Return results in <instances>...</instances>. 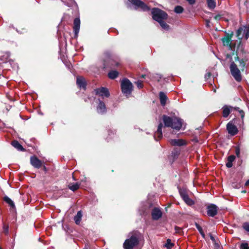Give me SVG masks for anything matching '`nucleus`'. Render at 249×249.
<instances>
[{"label": "nucleus", "mask_w": 249, "mask_h": 249, "mask_svg": "<svg viewBox=\"0 0 249 249\" xmlns=\"http://www.w3.org/2000/svg\"><path fill=\"white\" fill-rule=\"evenodd\" d=\"M139 243L138 237L135 235H132L129 239H126L124 243L123 247L124 249H132Z\"/></svg>", "instance_id": "obj_5"}, {"label": "nucleus", "mask_w": 249, "mask_h": 249, "mask_svg": "<svg viewBox=\"0 0 249 249\" xmlns=\"http://www.w3.org/2000/svg\"><path fill=\"white\" fill-rule=\"evenodd\" d=\"M220 18V16L219 15H216L214 17V18L215 19H217Z\"/></svg>", "instance_id": "obj_53"}, {"label": "nucleus", "mask_w": 249, "mask_h": 249, "mask_svg": "<svg viewBox=\"0 0 249 249\" xmlns=\"http://www.w3.org/2000/svg\"><path fill=\"white\" fill-rule=\"evenodd\" d=\"M200 233L201 234V235H202V236L204 238L205 237V233L204 232H203V231H202L200 232Z\"/></svg>", "instance_id": "obj_49"}, {"label": "nucleus", "mask_w": 249, "mask_h": 249, "mask_svg": "<svg viewBox=\"0 0 249 249\" xmlns=\"http://www.w3.org/2000/svg\"><path fill=\"white\" fill-rule=\"evenodd\" d=\"M11 144L13 147H14L18 151H23L24 150V149L23 148V146L17 141H13L12 142Z\"/></svg>", "instance_id": "obj_20"}, {"label": "nucleus", "mask_w": 249, "mask_h": 249, "mask_svg": "<svg viewBox=\"0 0 249 249\" xmlns=\"http://www.w3.org/2000/svg\"><path fill=\"white\" fill-rule=\"evenodd\" d=\"M210 238L213 241L214 240V237L213 236H212V235L211 236Z\"/></svg>", "instance_id": "obj_55"}, {"label": "nucleus", "mask_w": 249, "mask_h": 249, "mask_svg": "<svg viewBox=\"0 0 249 249\" xmlns=\"http://www.w3.org/2000/svg\"><path fill=\"white\" fill-rule=\"evenodd\" d=\"M245 185L246 186L249 185V179L246 182Z\"/></svg>", "instance_id": "obj_51"}, {"label": "nucleus", "mask_w": 249, "mask_h": 249, "mask_svg": "<svg viewBox=\"0 0 249 249\" xmlns=\"http://www.w3.org/2000/svg\"><path fill=\"white\" fill-rule=\"evenodd\" d=\"M179 195L182 198H183L188 195L187 191L185 188L178 187Z\"/></svg>", "instance_id": "obj_25"}, {"label": "nucleus", "mask_w": 249, "mask_h": 249, "mask_svg": "<svg viewBox=\"0 0 249 249\" xmlns=\"http://www.w3.org/2000/svg\"><path fill=\"white\" fill-rule=\"evenodd\" d=\"M76 84L79 88L86 89L87 86L86 82L84 78L82 76L77 77Z\"/></svg>", "instance_id": "obj_15"}, {"label": "nucleus", "mask_w": 249, "mask_h": 249, "mask_svg": "<svg viewBox=\"0 0 249 249\" xmlns=\"http://www.w3.org/2000/svg\"><path fill=\"white\" fill-rule=\"evenodd\" d=\"M116 131L115 130H108V135L110 136L111 134L114 135Z\"/></svg>", "instance_id": "obj_46"}, {"label": "nucleus", "mask_w": 249, "mask_h": 249, "mask_svg": "<svg viewBox=\"0 0 249 249\" xmlns=\"http://www.w3.org/2000/svg\"><path fill=\"white\" fill-rule=\"evenodd\" d=\"M170 143L172 145L181 146L186 144V142L182 139H172Z\"/></svg>", "instance_id": "obj_17"}, {"label": "nucleus", "mask_w": 249, "mask_h": 249, "mask_svg": "<svg viewBox=\"0 0 249 249\" xmlns=\"http://www.w3.org/2000/svg\"><path fill=\"white\" fill-rule=\"evenodd\" d=\"M177 229H178V228H177V227H176V228H175V230H176V231L177 230Z\"/></svg>", "instance_id": "obj_59"}, {"label": "nucleus", "mask_w": 249, "mask_h": 249, "mask_svg": "<svg viewBox=\"0 0 249 249\" xmlns=\"http://www.w3.org/2000/svg\"><path fill=\"white\" fill-rule=\"evenodd\" d=\"M152 78L153 80L159 82L161 79V75L159 74H155Z\"/></svg>", "instance_id": "obj_34"}, {"label": "nucleus", "mask_w": 249, "mask_h": 249, "mask_svg": "<svg viewBox=\"0 0 249 249\" xmlns=\"http://www.w3.org/2000/svg\"><path fill=\"white\" fill-rule=\"evenodd\" d=\"M235 154H236V155L237 157H240V148L239 147V146H236L235 147Z\"/></svg>", "instance_id": "obj_39"}, {"label": "nucleus", "mask_w": 249, "mask_h": 249, "mask_svg": "<svg viewBox=\"0 0 249 249\" xmlns=\"http://www.w3.org/2000/svg\"><path fill=\"white\" fill-rule=\"evenodd\" d=\"M231 73L237 82H240L242 80V75L240 70L237 65L234 62H231L230 65Z\"/></svg>", "instance_id": "obj_4"}, {"label": "nucleus", "mask_w": 249, "mask_h": 249, "mask_svg": "<svg viewBox=\"0 0 249 249\" xmlns=\"http://www.w3.org/2000/svg\"><path fill=\"white\" fill-rule=\"evenodd\" d=\"M31 165L36 168H39L42 165V162L36 157L33 156L30 158Z\"/></svg>", "instance_id": "obj_12"}, {"label": "nucleus", "mask_w": 249, "mask_h": 249, "mask_svg": "<svg viewBox=\"0 0 249 249\" xmlns=\"http://www.w3.org/2000/svg\"><path fill=\"white\" fill-rule=\"evenodd\" d=\"M66 65L68 68L69 69H70V68H71V65L70 64H68V65L66 64Z\"/></svg>", "instance_id": "obj_54"}, {"label": "nucleus", "mask_w": 249, "mask_h": 249, "mask_svg": "<svg viewBox=\"0 0 249 249\" xmlns=\"http://www.w3.org/2000/svg\"><path fill=\"white\" fill-rule=\"evenodd\" d=\"M121 88L122 93L127 97L131 94L133 89L132 83L126 78L123 79L121 81Z\"/></svg>", "instance_id": "obj_2"}, {"label": "nucleus", "mask_w": 249, "mask_h": 249, "mask_svg": "<svg viewBox=\"0 0 249 249\" xmlns=\"http://www.w3.org/2000/svg\"><path fill=\"white\" fill-rule=\"evenodd\" d=\"M152 218L153 220L159 219L162 216V212L160 209L154 208L151 212Z\"/></svg>", "instance_id": "obj_14"}, {"label": "nucleus", "mask_w": 249, "mask_h": 249, "mask_svg": "<svg viewBox=\"0 0 249 249\" xmlns=\"http://www.w3.org/2000/svg\"><path fill=\"white\" fill-rule=\"evenodd\" d=\"M223 43L224 45L229 46L230 45L231 42L229 38L226 37L222 39Z\"/></svg>", "instance_id": "obj_33"}, {"label": "nucleus", "mask_w": 249, "mask_h": 249, "mask_svg": "<svg viewBox=\"0 0 249 249\" xmlns=\"http://www.w3.org/2000/svg\"><path fill=\"white\" fill-rule=\"evenodd\" d=\"M207 214L211 217L214 216L217 213V207L213 204H212L207 207Z\"/></svg>", "instance_id": "obj_11"}, {"label": "nucleus", "mask_w": 249, "mask_h": 249, "mask_svg": "<svg viewBox=\"0 0 249 249\" xmlns=\"http://www.w3.org/2000/svg\"><path fill=\"white\" fill-rule=\"evenodd\" d=\"M247 61V59L245 58H242L239 61V66L240 67L241 70L242 71H244L245 69L247 68L246 66V63Z\"/></svg>", "instance_id": "obj_24"}, {"label": "nucleus", "mask_w": 249, "mask_h": 249, "mask_svg": "<svg viewBox=\"0 0 249 249\" xmlns=\"http://www.w3.org/2000/svg\"><path fill=\"white\" fill-rule=\"evenodd\" d=\"M184 201L189 206H192L194 204V201L189 198L188 195L182 198Z\"/></svg>", "instance_id": "obj_27"}, {"label": "nucleus", "mask_w": 249, "mask_h": 249, "mask_svg": "<svg viewBox=\"0 0 249 249\" xmlns=\"http://www.w3.org/2000/svg\"><path fill=\"white\" fill-rule=\"evenodd\" d=\"M163 20H162L161 21L159 22V24H160V26L162 27V28L165 30H168L170 29L169 26Z\"/></svg>", "instance_id": "obj_29"}, {"label": "nucleus", "mask_w": 249, "mask_h": 249, "mask_svg": "<svg viewBox=\"0 0 249 249\" xmlns=\"http://www.w3.org/2000/svg\"><path fill=\"white\" fill-rule=\"evenodd\" d=\"M174 244L172 243L171 240L170 239H168L166 241V244L164 245V247L167 249H171L173 247Z\"/></svg>", "instance_id": "obj_30"}, {"label": "nucleus", "mask_w": 249, "mask_h": 249, "mask_svg": "<svg viewBox=\"0 0 249 249\" xmlns=\"http://www.w3.org/2000/svg\"><path fill=\"white\" fill-rule=\"evenodd\" d=\"M195 226L196 228L197 229L199 232L203 231L202 227L198 223H196Z\"/></svg>", "instance_id": "obj_43"}, {"label": "nucleus", "mask_w": 249, "mask_h": 249, "mask_svg": "<svg viewBox=\"0 0 249 249\" xmlns=\"http://www.w3.org/2000/svg\"><path fill=\"white\" fill-rule=\"evenodd\" d=\"M211 73L210 72H208L205 75V78L206 80H208L211 76Z\"/></svg>", "instance_id": "obj_44"}, {"label": "nucleus", "mask_w": 249, "mask_h": 249, "mask_svg": "<svg viewBox=\"0 0 249 249\" xmlns=\"http://www.w3.org/2000/svg\"><path fill=\"white\" fill-rule=\"evenodd\" d=\"M234 109L239 111L242 119L244 118L245 114L243 110H240L238 107H234Z\"/></svg>", "instance_id": "obj_35"}, {"label": "nucleus", "mask_w": 249, "mask_h": 249, "mask_svg": "<svg viewBox=\"0 0 249 249\" xmlns=\"http://www.w3.org/2000/svg\"><path fill=\"white\" fill-rule=\"evenodd\" d=\"M209 23H210V21H209V20H207L206 21V26H207V27H210Z\"/></svg>", "instance_id": "obj_50"}, {"label": "nucleus", "mask_w": 249, "mask_h": 249, "mask_svg": "<svg viewBox=\"0 0 249 249\" xmlns=\"http://www.w3.org/2000/svg\"><path fill=\"white\" fill-rule=\"evenodd\" d=\"M3 199L4 200V201L5 202H6L7 204H9V205L14 208L15 207V204L14 203V202L13 201V200L10 198L9 197H8L7 196H5L3 198Z\"/></svg>", "instance_id": "obj_23"}, {"label": "nucleus", "mask_w": 249, "mask_h": 249, "mask_svg": "<svg viewBox=\"0 0 249 249\" xmlns=\"http://www.w3.org/2000/svg\"><path fill=\"white\" fill-rule=\"evenodd\" d=\"M234 59L236 61H238L239 62V61L241 60V59H240L238 56L235 57Z\"/></svg>", "instance_id": "obj_48"}, {"label": "nucleus", "mask_w": 249, "mask_h": 249, "mask_svg": "<svg viewBox=\"0 0 249 249\" xmlns=\"http://www.w3.org/2000/svg\"><path fill=\"white\" fill-rule=\"evenodd\" d=\"M235 159V156L234 155H231L228 157V161L232 162Z\"/></svg>", "instance_id": "obj_40"}, {"label": "nucleus", "mask_w": 249, "mask_h": 249, "mask_svg": "<svg viewBox=\"0 0 249 249\" xmlns=\"http://www.w3.org/2000/svg\"><path fill=\"white\" fill-rule=\"evenodd\" d=\"M186 1L190 4V5H193L194 4L195 2H196V0H186Z\"/></svg>", "instance_id": "obj_47"}, {"label": "nucleus", "mask_w": 249, "mask_h": 249, "mask_svg": "<svg viewBox=\"0 0 249 249\" xmlns=\"http://www.w3.org/2000/svg\"><path fill=\"white\" fill-rule=\"evenodd\" d=\"M226 165L227 167L231 168L232 166V162H230L229 161H227V162L226 164Z\"/></svg>", "instance_id": "obj_45"}, {"label": "nucleus", "mask_w": 249, "mask_h": 249, "mask_svg": "<svg viewBox=\"0 0 249 249\" xmlns=\"http://www.w3.org/2000/svg\"><path fill=\"white\" fill-rule=\"evenodd\" d=\"M98 104L96 107V110L98 113L100 114H104L107 112V107L105 103L101 101L100 99H98Z\"/></svg>", "instance_id": "obj_9"}, {"label": "nucleus", "mask_w": 249, "mask_h": 249, "mask_svg": "<svg viewBox=\"0 0 249 249\" xmlns=\"http://www.w3.org/2000/svg\"><path fill=\"white\" fill-rule=\"evenodd\" d=\"M243 227L245 230L249 232V223L246 222L244 223Z\"/></svg>", "instance_id": "obj_37"}, {"label": "nucleus", "mask_w": 249, "mask_h": 249, "mask_svg": "<svg viewBox=\"0 0 249 249\" xmlns=\"http://www.w3.org/2000/svg\"><path fill=\"white\" fill-rule=\"evenodd\" d=\"M80 184L78 183H71L69 185V188L72 191L77 190L79 188Z\"/></svg>", "instance_id": "obj_26"}, {"label": "nucleus", "mask_w": 249, "mask_h": 249, "mask_svg": "<svg viewBox=\"0 0 249 249\" xmlns=\"http://www.w3.org/2000/svg\"><path fill=\"white\" fill-rule=\"evenodd\" d=\"M119 73L116 71H111L108 73V77L111 79H114L118 76Z\"/></svg>", "instance_id": "obj_22"}, {"label": "nucleus", "mask_w": 249, "mask_h": 249, "mask_svg": "<svg viewBox=\"0 0 249 249\" xmlns=\"http://www.w3.org/2000/svg\"><path fill=\"white\" fill-rule=\"evenodd\" d=\"M151 14L153 19L158 22L167 19L168 17L166 12L158 8H152Z\"/></svg>", "instance_id": "obj_3"}, {"label": "nucleus", "mask_w": 249, "mask_h": 249, "mask_svg": "<svg viewBox=\"0 0 249 249\" xmlns=\"http://www.w3.org/2000/svg\"><path fill=\"white\" fill-rule=\"evenodd\" d=\"M106 54L107 55V56H109V53H106Z\"/></svg>", "instance_id": "obj_56"}, {"label": "nucleus", "mask_w": 249, "mask_h": 249, "mask_svg": "<svg viewBox=\"0 0 249 249\" xmlns=\"http://www.w3.org/2000/svg\"><path fill=\"white\" fill-rule=\"evenodd\" d=\"M179 154V151H177L175 149H174V151H173L171 153L172 156H173L174 158L178 157Z\"/></svg>", "instance_id": "obj_42"}, {"label": "nucleus", "mask_w": 249, "mask_h": 249, "mask_svg": "<svg viewBox=\"0 0 249 249\" xmlns=\"http://www.w3.org/2000/svg\"><path fill=\"white\" fill-rule=\"evenodd\" d=\"M208 7L210 9H213L215 7L216 3L214 0H207Z\"/></svg>", "instance_id": "obj_28"}, {"label": "nucleus", "mask_w": 249, "mask_h": 249, "mask_svg": "<svg viewBox=\"0 0 249 249\" xmlns=\"http://www.w3.org/2000/svg\"><path fill=\"white\" fill-rule=\"evenodd\" d=\"M240 249H249V246L247 243H243L241 244Z\"/></svg>", "instance_id": "obj_36"}, {"label": "nucleus", "mask_w": 249, "mask_h": 249, "mask_svg": "<svg viewBox=\"0 0 249 249\" xmlns=\"http://www.w3.org/2000/svg\"><path fill=\"white\" fill-rule=\"evenodd\" d=\"M236 36L240 41L245 37L247 39L249 37V26H243L237 31Z\"/></svg>", "instance_id": "obj_6"}, {"label": "nucleus", "mask_w": 249, "mask_h": 249, "mask_svg": "<svg viewBox=\"0 0 249 249\" xmlns=\"http://www.w3.org/2000/svg\"><path fill=\"white\" fill-rule=\"evenodd\" d=\"M145 76V75H142V78H144Z\"/></svg>", "instance_id": "obj_57"}, {"label": "nucleus", "mask_w": 249, "mask_h": 249, "mask_svg": "<svg viewBox=\"0 0 249 249\" xmlns=\"http://www.w3.org/2000/svg\"><path fill=\"white\" fill-rule=\"evenodd\" d=\"M82 213L81 211H78L76 215L74 217V220L76 224H79L81 220Z\"/></svg>", "instance_id": "obj_21"}, {"label": "nucleus", "mask_w": 249, "mask_h": 249, "mask_svg": "<svg viewBox=\"0 0 249 249\" xmlns=\"http://www.w3.org/2000/svg\"><path fill=\"white\" fill-rule=\"evenodd\" d=\"M135 84H136L137 87L139 89H140L142 88L143 85H142V81L138 80V81L135 82Z\"/></svg>", "instance_id": "obj_38"}, {"label": "nucleus", "mask_w": 249, "mask_h": 249, "mask_svg": "<svg viewBox=\"0 0 249 249\" xmlns=\"http://www.w3.org/2000/svg\"><path fill=\"white\" fill-rule=\"evenodd\" d=\"M163 127V124L161 123H160L158 126L157 131L155 132L154 134V138L156 141L158 140L156 139V137H158V139H161L162 137V128Z\"/></svg>", "instance_id": "obj_18"}, {"label": "nucleus", "mask_w": 249, "mask_h": 249, "mask_svg": "<svg viewBox=\"0 0 249 249\" xmlns=\"http://www.w3.org/2000/svg\"><path fill=\"white\" fill-rule=\"evenodd\" d=\"M163 122L166 127H170L173 129L179 130L182 127V120L174 117H171L165 115L162 116Z\"/></svg>", "instance_id": "obj_1"}, {"label": "nucleus", "mask_w": 249, "mask_h": 249, "mask_svg": "<svg viewBox=\"0 0 249 249\" xmlns=\"http://www.w3.org/2000/svg\"><path fill=\"white\" fill-rule=\"evenodd\" d=\"M6 59H8V58L10 56V53H6Z\"/></svg>", "instance_id": "obj_52"}, {"label": "nucleus", "mask_w": 249, "mask_h": 249, "mask_svg": "<svg viewBox=\"0 0 249 249\" xmlns=\"http://www.w3.org/2000/svg\"><path fill=\"white\" fill-rule=\"evenodd\" d=\"M46 167L44 166V170H46Z\"/></svg>", "instance_id": "obj_58"}, {"label": "nucleus", "mask_w": 249, "mask_h": 249, "mask_svg": "<svg viewBox=\"0 0 249 249\" xmlns=\"http://www.w3.org/2000/svg\"><path fill=\"white\" fill-rule=\"evenodd\" d=\"M159 98L160 102V104L162 106H164L166 103L167 100V97L165 93L162 91H160L159 93Z\"/></svg>", "instance_id": "obj_19"}, {"label": "nucleus", "mask_w": 249, "mask_h": 249, "mask_svg": "<svg viewBox=\"0 0 249 249\" xmlns=\"http://www.w3.org/2000/svg\"><path fill=\"white\" fill-rule=\"evenodd\" d=\"M227 130L228 133L231 136L236 135L238 132L237 127L231 122L227 124Z\"/></svg>", "instance_id": "obj_10"}, {"label": "nucleus", "mask_w": 249, "mask_h": 249, "mask_svg": "<svg viewBox=\"0 0 249 249\" xmlns=\"http://www.w3.org/2000/svg\"><path fill=\"white\" fill-rule=\"evenodd\" d=\"M174 11L177 14H180L182 13L183 8L180 6H177L175 7Z\"/></svg>", "instance_id": "obj_31"}, {"label": "nucleus", "mask_w": 249, "mask_h": 249, "mask_svg": "<svg viewBox=\"0 0 249 249\" xmlns=\"http://www.w3.org/2000/svg\"><path fill=\"white\" fill-rule=\"evenodd\" d=\"M9 228H8V226L7 225H4L3 226V231L6 234H8V232H9V230H8Z\"/></svg>", "instance_id": "obj_41"}, {"label": "nucleus", "mask_w": 249, "mask_h": 249, "mask_svg": "<svg viewBox=\"0 0 249 249\" xmlns=\"http://www.w3.org/2000/svg\"><path fill=\"white\" fill-rule=\"evenodd\" d=\"M63 2L66 5H67L69 7H70L71 5H72L73 4H76L75 1L74 0H69L70 3L67 2L65 1H64L62 0Z\"/></svg>", "instance_id": "obj_32"}, {"label": "nucleus", "mask_w": 249, "mask_h": 249, "mask_svg": "<svg viewBox=\"0 0 249 249\" xmlns=\"http://www.w3.org/2000/svg\"><path fill=\"white\" fill-rule=\"evenodd\" d=\"M80 27V20L79 18H76L74 19L73 21V32L74 33V36H78Z\"/></svg>", "instance_id": "obj_13"}, {"label": "nucleus", "mask_w": 249, "mask_h": 249, "mask_svg": "<svg viewBox=\"0 0 249 249\" xmlns=\"http://www.w3.org/2000/svg\"><path fill=\"white\" fill-rule=\"evenodd\" d=\"M234 107L230 106H227L225 105L222 107V116L224 118H227L229 114H230L231 112L234 109Z\"/></svg>", "instance_id": "obj_16"}, {"label": "nucleus", "mask_w": 249, "mask_h": 249, "mask_svg": "<svg viewBox=\"0 0 249 249\" xmlns=\"http://www.w3.org/2000/svg\"><path fill=\"white\" fill-rule=\"evenodd\" d=\"M130 2L135 6V8L141 9L143 11H148L150 8L141 0H130Z\"/></svg>", "instance_id": "obj_7"}, {"label": "nucleus", "mask_w": 249, "mask_h": 249, "mask_svg": "<svg viewBox=\"0 0 249 249\" xmlns=\"http://www.w3.org/2000/svg\"><path fill=\"white\" fill-rule=\"evenodd\" d=\"M94 91L96 95L102 97H108L110 95L108 89L105 87L96 89Z\"/></svg>", "instance_id": "obj_8"}]
</instances>
